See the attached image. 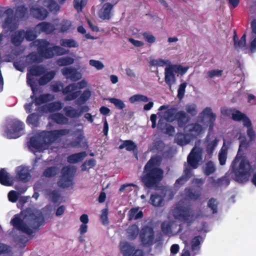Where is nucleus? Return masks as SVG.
<instances>
[{
    "label": "nucleus",
    "mask_w": 256,
    "mask_h": 256,
    "mask_svg": "<svg viewBox=\"0 0 256 256\" xmlns=\"http://www.w3.org/2000/svg\"><path fill=\"white\" fill-rule=\"evenodd\" d=\"M46 110L48 112H52L60 110L62 108V104L60 102H54L48 104L46 106Z\"/></svg>",
    "instance_id": "e433bc0d"
},
{
    "label": "nucleus",
    "mask_w": 256,
    "mask_h": 256,
    "mask_svg": "<svg viewBox=\"0 0 256 256\" xmlns=\"http://www.w3.org/2000/svg\"><path fill=\"white\" fill-rule=\"evenodd\" d=\"M60 44L62 46L68 48H76L78 46L76 40L73 39H62Z\"/></svg>",
    "instance_id": "603ef678"
},
{
    "label": "nucleus",
    "mask_w": 256,
    "mask_h": 256,
    "mask_svg": "<svg viewBox=\"0 0 256 256\" xmlns=\"http://www.w3.org/2000/svg\"><path fill=\"white\" fill-rule=\"evenodd\" d=\"M48 12L42 6H32L30 8V14L39 20H44L48 15Z\"/></svg>",
    "instance_id": "2eb2a0df"
},
{
    "label": "nucleus",
    "mask_w": 256,
    "mask_h": 256,
    "mask_svg": "<svg viewBox=\"0 0 256 256\" xmlns=\"http://www.w3.org/2000/svg\"><path fill=\"white\" fill-rule=\"evenodd\" d=\"M74 62V58L70 56L62 57L57 60V64L61 66L70 65Z\"/></svg>",
    "instance_id": "3c124183"
},
{
    "label": "nucleus",
    "mask_w": 256,
    "mask_h": 256,
    "mask_svg": "<svg viewBox=\"0 0 256 256\" xmlns=\"http://www.w3.org/2000/svg\"><path fill=\"white\" fill-rule=\"evenodd\" d=\"M96 165V161L94 158L86 160L81 165V170L82 171H86L88 169L94 168Z\"/></svg>",
    "instance_id": "4d7b16f0"
},
{
    "label": "nucleus",
    "mask_w": 256,
    "mask_h": 256,
    "mask_svg": "<svg viewBox=\"0 0 256 256\" xmlns=\"http://www.w3.org/2000/svg\"><path fill=\"white\" fill-rule=\"evenodd\" d=\"M0 184L6 186H12L14 184L10 174L4 168L0 169Z\"/></svg>",
    "instance_id": "a211bd4d"
},
{
    "label": "nucleus",
    "mask_w": 256,
    "mask_h": 256,
    "mask_svg": "<svg viewBox=\"0 0 256 256\" xmlns=\"http://www.w3.org/2000/svg\"><path fill=\"white\" fill-rule=\"evenodd\" d=\"M245 114L242 113L240 110H236L232 114V118L234 121L240 122L242 120Z\"/></svg>",
    "instance_id": "338daca9"
},
{
    "label": "nucleus",
    "mask_w": 256,
    "mask_h": 256,
    "mask_svg": "<svg viewBox=\"0 0 256 256\" xmlns=\"http://www.w3.org/2000/svg\"><path fill=\"white\" fill-rule=\"evenodd\" d=\"M208 181L214 187H220L223 186H228L230 183V180L226 176H222L217 180L213 176L209 177Z\"/></svg>",
    "instance_id": "4be33fe9"
},
{
    "label": "nucleus",
    "mask_w": 256,
    "mask_h": 256,
    "mask_svg": "<svg viewBox=\"0 0 256 256\" xmlns=\"http://www.w3.org/2000/svg\"><path fill=\"white\" fill-rule=\"evenodd\" d=\"M188 134H184L182 133H178L176 139L178 144L180 146L186 144L190 142V140L187 139Z\"/></svg>",
    "instance_id": "09e8293b"
},
{
    "label": "nucleus",
    "mask_w": 256,
    "mask_h": 256,
    "mask_svg": "<svg viewBox=\"0 0 256 256\" xmlns=\"http://www.w3.org/2000/svg\"><path fill=\"white\" fill-rule=\"evenodd\" d=\"M17 179L24 182H28L30 178V175L28 170L23 166H20L16 169Z\"/></svg>",
    "instance_id": "f3484780"
},
{
    "label": "nucleus",
    "mask_w": 256,
    "mask_h": 256,
    "mask_svg": "<svg viewBox=\"0 0 256 256\" xmlns=\"http://www.w3.org/2000/svg\"><path fill=\"white\" fill-rule=\"evenodd\" d=\"M185 128L186 131L190 132V134L193 136H197L200 134L202 130V126L197 123L188 124Z\"/></svg>",
    "instance_id": "393cba45"
},
{
    "label": "nucleus",
    "mask_w": 256,
    "mask_h": 256,
    "mask_svg": "<svg viewBox=\"0 0 256 256\" xmlns=\"http://www.w3.org/2000/svg\"><path fill=\"white\" fill-rule=\"evenodd\" d=\"M186 112L192 116H195L198 113L196 106L194 104H187L186 106Z\"/></svg>",
    "instance_id": "69168bd1"
},
{
    "label": "nucleus",
    "mask_w": 256,
    "mask_h": 256,
    "mask_svg": "<svg viewBox=\"0 0 256 256\" xmlns=\"http://www.w3.org/2000/svg\"><path fill=\"white\" fill-rule=\"evenodd\" d=\"M30 146L35 149L38 152H42L45 149V146L44 142L40 141L35 137H31L30 140Z\"/></svg>",
    "instance_id": "c85d7f7f"
},
{
    "label": "nucleus",
    "mask_w": 256,
    "mask_h": 256,
    "mask_svg": "<svg viewBox=\"0 0 256 256\" xmlns=\"http://www.w3.org/2000/svg\"><path fill=\"white\" fill-rule=\"evenodd\" d=\"M50 42L46 40H38V52L40 56L45 58H50L54 56L52 47L50 48Z\"/></svg>",
    "instance_id": "9d476101"
},
{
    "label": "nucleus",
    "mask_w": 256,
    "mask_h": 256,
    "mask_svg": "<svg viewBox=\"0 0 256 256\" xmlns=\"http://www.w3.org/2000/svg\"><path fill=\"white\" fill-rule=\"evenodd\" d=\"M149 202L155 207L161 206L164 202V199L160 194H152L150 196Z\"/></svg>",
    "instance_id": "2f4dec72"
},
{
    "label": "nucleus",
    "mask_w": 256,
    "mask_h": 256,
    "mask_svg": "<svg viewBox=\"0 0 256 256\" xmlns=\"http://www.w3.org/2000/svg\"><path fill=\"white\" fill-rule=\"evenodd\" d=\"M28 8L24 5L18 6L16 10L15 16L18 18H22L28 14Z\"/></svg>",
    "instance_id": "37998d69"
},
{
    "label": "nucleus",
    "mask_w": 256,
    "mask_h": 256,
    "mask_svg": "<svg viewBox=\"0 0 256 256\" xmlns=\"http://www.w3.org/2000/svg\"><path fill=\"white\" fill-rule=\"evenodd\" d=\"M202 158V150L199 148L194 147L187 158L188 165L192 168H198V162Z\"/></svg>",
    "instance_id": "9b49d317"
},
{
    "label": "nucleus",
    "mask_w": 256,
    "mask_h": 256,
    "mask_svg": "<svg viewBox=\"0 0 256 256\" xmlns=\"http://www.w3.org/2000/svg\"><path fill=\"white\" fill-rule=\"evenodd\" d=\"M10 224L17 230L30 236L33 234V230L28 226L33 229L38 230L44 224V218L40 210H28L24 212L22 218L20 214H15L12 218Z\"/></svg>",
    "instance_id": "f257e3e1"
},
{
    "label": "nucleus",
    "mask_w": 256,
    "mask_h": 256,
    "mask_svg": "<svg viewBox=\"0 0 256 256\" xmlns=\"http://www.w3.org/2000/svg\"><path fill=\"white\" fill-rule=\"evenodd\" d=\"M173 215L176 220L186 222H188L194 216L190 208L183 206L175 208L173 211Z\"/></svg>",
    "instance_id": "6e6552de"
},
{
    "label": "nucleus",
    "mask_w": 256,
    "mask_h": 256,
    "mask_svg": "<svg viewBox=\"0 0 256 256\" xmlns=\"http://www.w3.org/2000/svg\"><path fill=\"white\" fill-rule=\"evenodd\" d=\"M24 124L18 120H12L10 124V128H6L4 134L7 138H17L20 137L24 128Z\"/></svg>",
    "instance_id": "0eeeda50"
},
{
    "label": "nucleus",
    "mask_w": 256,
    "mask_h": 256,
    "mask_svg": "<svg viewBox=\"0 0 256 256\" xmlns=\"http://www.w3.org/2000/svg\"><path fill=\"white\" fill-rule=\"evenodd\" d=\"M66 116L70 118H78V110H76L71 106H66L63 109Z\"/></svg>",
    "instance_id": "c9c22d12"
},
{
    "label": "nucleus",
    "mask_w": 256,
    "mask_h": 256,
    "mask_svg": "<svg viewBox=\"0 0 256 256\" xmlns=\"http://www.w3.org/2000/svg\"><path fill=\"white\" fill-rule=\"evenodd\" d=\"M203 172L206 176L214 174L216 170L214 164L212 160L208 161L202 168Z\"/></svg>",
    "instance_id": "473e14b6"
},
{
    "label": "nucleus",
    "mask_w": 256,
    "mask_h": 256,
    "mask_svg": "<svg viewBox=\"0 0 256 256\" xmlns=\"http://www.w3.org/2000/svg\"><path fill=\"white\" fill-rule=\"evenodd\" d=\"M36 29L39 33L44 32L49 34L53 32L55 28L54 25L50 22H43L38 24Z\"/></svg>",
    "instance_id": "aec40b11"
},
{
    "label": "nucleus",
    "mask_w": 256,
    "mask_h": 256,
    "mask_svg": "<svg viewBox=\"0 0 256 256\" xmlns=\"http://www.w3.org/2000/svg\"><path fill=\"white\" fill-rule=\"evenodd\" d=\"M174 108L168 109L164 113V118L168 122H172L174 120Z\"/></svg>",
    "instance_id": "052dcab7"
},
{
    "label": "nucleus",
    "mask_w": 256,
    "mask_h": 256,
    "mask_svg": "<svg viewBox=\"0 0 256 256\" xmlns=\"http://www.w3.org/2000/svg\"><path fill=\"white\" fill-rule=\"evenodd\" d=\"M135 248L134 245L127 242L121 244L120 250L124 256H130L134 251Z\"/></svg>",
    "instance_id": "a878e982"
},
{
    "label": "nucleus",
    "mask_w": 256,
    "mask_h": 256,
    "mask_svg": "<svg viewBox=\"0 0 256 256\" xmlns=\"http://www.w3.org/2000/svg\"><path fill=\"white\" fill-rule=\"evenodd\" d=\"M140 238L144 245H152L154 240V232L151 226H144L140 232Z\"/></svg>",
    "instance_id": "1a4fd4ad"
},
{
    "label": "nucleus",
    "mask_w": 256,
    "mask_h": 256,
    "mask_svg": "<svg viewBox=\"0 0 256 256\" xmlns=\"http://www.w3.org/2000/svg\"><path fill=\"white\" fill-rule=\"evenodd\" d=\"M202 241V238L200 236H194L191 241L192 250H199L200 244Z\"/></svg>",
    "instance_id": "49530a36"
},
{
    "label": "nucleus",
    "mask_w": 256,
    "mask_h": 256,
    "mask_svg": "<svg viewBox=\"0 0 256 256\" xmlns=\"http://www.w3.org/2000/svg\"><path fill=\"white\" fill-rule=\"evenodd\" d=\"M225 143L220 150L218 153V160L220 164L222 166L225 164L226 160L228 148L224 147Z\"/></svg>",
    "instance_id": "79ce46f5"
},
{
    "label": "nucleus",
    "mask_w": 256,
    "mask_h": 256,
    "mask_svg": "<svg viewBox=\"0 0 256 256\" xmlns=\"http://www.w3.org/2000/svg\"><path fill=\"white\" fill-rule=\"evenodd\" d=\"M128 220H138L143 218L144 214L142 210L139 211V208H132L128 214Z\"/></svg>",
    "instance_id": "7c9ffc66"
},
{
    "label": "nucleus",
    "mask_w": 256,
    "mask_h": 256,
    "mask_svg": "<svg viewBox=\"0 0 256 256\" xmlns=\"http://www.w3.org/2000/svg\"><path fill=\"white\" fill-rule=\"evenodd\" d=\"M185 192L186 196L192 200H196L200 198V190H194L190 188H186Z\"/></svg>",
    "instance_id": "4c0bfd02"
},
{
    "label": "nucleus",
    "mask_w": 256,
    "mask_h": 256,
    "mask_svg": "<svg viewBox=\"0 0 256 256\" xmlns=\"http://www.w3.org/2000/svg\"><path fill=\"white\" fill-rule=\"evenodd\" d=\"M150 98L148 97L141 94H134L130 97L129 98L130 102L132 104H134L136 102H148Z\"/></svg>",
    "instance_id": "8fccbe9b"
},
{
    "label": "nucleus",
    "mask_w": 256,
    "mask_h": 256,
    "mask_svg": "<svg viewBox=\"0 0 256 256\" xmlns=\"http://www.w3.org/2000/svg\"><path fill=\"white\" fill-rule=\"evenodd\" d=\"M236 36H234V45L236 48H242L246 46V35L244 34L238 41H236Z\"/></svg>",
    "instance_id": "6e6d98bb"
},
{
    "label": "nucleus",
    "mask_w": 256,
    "mask_h": 256,
    "mask_svg": "<svg viewBox=\"0 0 256 256\" xmlns=\"http://www.w3.org/2000/svg\"><path fill=\"white\" fill-rule=\"evenodd\" d=\"M222 70L214 69L208 71L207 75L209 78H212L214 77H220L222 76Z\"/></svg>",
    "instance_id": "0e129e2a"
},
{
    "label": "nucleus",
    "mask_w": 256,
    "mask_h": 256,
    "mask_svg": "<svg viewBox=\"0 0 256 256\" xmlns=\"http://www.w3.org/2000/svg\"><path fill=\"white\" fill-rule=\"evenodd\" d=\"M54 72H50L41 76L38 80V84L40 86H44L50 82L54 77Z\"/></svg>",
    "instance_id": "f704fd0d"
},
{
    "label": "nucleus",
    "mask_w": 256,
    "mask_h": 256,
    "mask_svg": "<svg viewBox=\"0 0 256 256\" xmlns=\"http://www.w3.org/2000/svg\"><path fill=\"white\" fill-rule=\"evenodd\" d=\"M127 232L130 238L132 240L136 238L139 233L138 226L136 224H132L130 226L128 229Z\"/></svg>",
    "instance_id": "c03bdc74"
},
{
    "label": "nucleus",
    "mask_w": 256,
    "mask_h": 256,
    "mask_svg": "<svg viewBox=\"0 0 256 256\" xmlns=\"http://www.w3.org/2000/svg\"><path fill=\"white\" fill-rule=\"evenodd\" d=\"M60 25V32H64L70 29L72 26V22L70 20H62Z\"/></svg>",
    "instance_id": "680f3d73"
},
{
    "label": "nucleus",
    "mask_w": 256,
    "mask_h": 256,
    "mask_svg": "<svg viewBox=\"0 0 256 256\" xmlns=\"http://www.w3.org/2000/svg\"><path fill=\"white\" fill-rule=\"evenodd\" d=\"M58 172V168L54 166L47 168L43 172L42 175L46 178H52L56 176Z\"/></svg>",
    "instance_id": "ea45409f"
},
{
    "label": "nucleus",
    "mask_w": 256,
    "mask_h": 256,
    "mask_svg": "<svg viewBox=\"0 0 256 256\" xmlns=\"http://www.w3.org/2000/svg\"><path fill=\"white\" fill-rule=\"evenodd\" d=\"M24 30H20L14 32L11 36L12 44L15 46H20L24 38Z\"/></svg>",
    "instance_id": "412c9836"
},
{
    "label": "nucleus",
    "mask_w": 256,
    "mask_h": 256,
    "mask_svg": "<svg viewBox=\"0 0 256 256\" xmlns=\"http://www.w3.org/2000/svg\"><path fill=\"white\" fill-rule=\"evenodd\" d=\"M90 96V91L88 89L86 90L79 96V98L76 100V102L79 104H84L88 100Z\"/></svg>",
    "instance_id": "864d4df0"
},
{
    "label": "nucleus",
    "mask_w": 256,
    "mask_h": 256,
    "mask_svg": "<svg viewBox=\"0 0 256 256\" xmlns=\"http://www.w3.org/2000/svg\"><path fill=\"white\" fill-rule=\"evenodd\" d=\"M76 172V168L74 166H64L61 170V176L58 182V186L62 188L71 186Z\"/></svg>",
    "instance_id": "39448f33"
},
{
    "label": "nucleus",
    "mask_w": 256,
    "mask_h": 256,
    "mask_svg": "<svg viewBox=\"0 0 256 256\" xmlns=\"http://www.w3.org/2000/svg\"><path fill=\"white\" fill-rule=\"evenodd\" d=\"M162 162L160 156H152L144 166L141 181L146 188H156L164 178V170L160 168Z\"/></svg>",
    "instance_id": "f03ea898"
},
{
    "label": "nucleus",
    "mask_w": 256,
    "mask_h": 256,
    "mask_svg": "<svg viewBox=\"0 0 256 256\" xmlns=\"http://www.w3.org/2000/svg\"><path fill=\"white\" fill-rule=\"evenodd\" d=\"M232 168L236 182L243 183L248 180L252 166L246 158L242 157L239 158L236 156L232 162Z\"/></svg>",
    "instance_id": "7ed1b4c3"
},
{
    "label": "nucleus",
    "mask_w": 256,
    "mask_h": 256,
    "mask_svg": "<svg viewBox=\"0 0 256 256\" xmlns=\"http://www.w3.org/2000/svg\"><path fill=\"white\" fill-rule=\"evenodd\" d=\"M161 230L165 235H169L172 233V224L168 221H164L161 224Z\"/></svg>",
    "instance_id": "5fc2aeb1"
},
{
    "label": "nucleus",
    "mask_w": 256,
    "mask_h": 256,
    "mask_svg": "<svg viewBox=\"0 0 256 256\" xmlns=\"http://www.w3.org/2000/svg\"><path fill=\"white\" fill-rule=\"evenodd\" d=\"M190 119V116L184 111L178 112L174 116V120L178 122L180 128H184Z\"/></svg>",
    "instance_id": "6ab92c4d"
},
{
    "label": "nucleus",
    "mask_w": 256,
    "mask_h": 256,
    "mask_svg": "<svg viewBox=\"0 0 256 256\" xmlns=\"http://www.w3.org/2000/svg\"><path fill=\"white\" fill-rule=\"evenodd\" d=\"M46 70L42 65L34 66L28 70L29 73L32 76H38L45 72Z\"/></svg>",
    "instance_id": "72a5a7b5"
},
{
    "label": "nucleus",
    "mask_w": 256,
    "mask_h": 256,
    "mask_svg": "<svg viewBox=\"0 0 256 256\" xmlns=\"http://www.w3.org/2000/svg\"><path fill=\"white\" fill-rule=\"evenodd\" d=\"M86 155V152L72 154L68 156L67 162L70 164H76L82 161Z\"/></svg>",
    "instance_id": "b1692460"
},
{
    "label": "nucleus",
    "mask_w": 256,
    "mask_h": 256,
    "mask_svg": "<svg viewBox=\"0 0 256 256\" xmlns=\"http://www.w3.org/2000/svg\"><path fill=\"white\" fill-rule=\"evenodd\" d=\"M24 38L28 42L34 40L37 37V35L32 30H27L24 32Z\"/></svg>",
    "instance_id": "774afa93"
},
{
    "label": "nucleus",
    "mask_w": 256,
    "mask_h": 256,
    "mask_svg": "<svg viewBox=\"0 0 256 256\" xmlns=\"http://www.w3.org/2000/svg\"><path fill=\"white\" fill-rule=\"evenodd\" d=\"M4 14L6 15V18L3 22V28H8L10 31L16 30L18 27V24L14 18V10L9 8L4 11Z\"/></svg>",
    "instance_id": "f8f14e48"
},
{
    "label": "nucleus",
    "mask_w": 256,
    "mask_h": 256,
    "mask_svg": "<svg viewBox=\"0 0 256 256\" xmlns=\"http://www.w3.org/2000/svg\"><path fill=\"white\" fill-rule=\"evenodd\" d=\"M46 6L50 12H57L60 10V6L54 0H48Z\"/></svg>",
    "instance_id": "bf43d9fd"
},
{
    "label": "nucleus",
    "mask_w": 256,
    "mask_h": 256,
    "mask_svg": "<svg viewBox=\"0 0 256 256\" xmlns=\"http://www.w3.org/2000/svg\"><path fill=\"white\" fill-rule=\"evenodd\" d=\"M61 71L62 74L67 79H70L72 81H77L82 77L81 74L72 66L64 67Z\"/></svg>",
    "instance_id": "ddd939ff"
},
{
    "label": "nucleus",
    "mask_w": 256,
    "mask_h": 256,
    "mask_svg": "<svg viewBox=\"0 0 256 256\" xmlns=\"http://www.w3.org/2000/svg\"><path fill=\"white\" fill-rule=\"evenodd\" d=\"M35 95L36 94H34V93H32V94L30 96V98L33 100L36 106H40L50 100V94H42L38 97L36 96Z\"/></svg>",
    "instance_id": "cd10ccee"
},
{
    "label": "nucleus",
    "mask_w": 256,
    "mask_h": 256,
    "mask_svg": "<svg viewBox=\"0 0 256 256\" xmlns=\"http://www.w3.org/2000/svg\"><path fill=\"white\" fill-rule=\"evenodd\" d=\"M201 114L206 116L208 119L209 130H212L213 129L214 122L216 120V116L212 112L210 108L206 107L204 109Z\"/></svg>",
    "instance_id": "5701e85b"
},
{
    "label": "nucleus",
    "mask_w": 256,
    "mask_h": 256,
    "mask_svg": "<svg viewBox=\"0 0 256 256\" xmlns=\"http://www.w3.org/2000/svg\"><path fill=\"white\" fill-rule=\"evenodd\" d=\"M86 85V82L82 80L76 84H70L62 90V94L66 95L64 100L70 101L76 98L80 94L81 91L78 90L74 92L77 88H82Z\"/></svg>",
    "instance_id": "423d86ee"
},
{
    "label": "nucleus",
    "mask_w": 256,
    "mask_h": 256,
    "mask_svg": "<svg viewBox=\"0 0 256 256\" xmlns=\"http://www.w3.org/2000/svg\"><path fill=\"white\" fill-rule=\"evenodd\" d=\"M28 65L24 57H21L18 60L14 62V66L16 69L20 72H23L25 67Z\"/></svg>",
    "instance_id": "58836bf2"
},
{
    "label": "nucleus",
    "mask_w": 256,
    "mask_h": 256,
    "mask_svg": "<svg viewBox=\"0 0 256 256\" xmlns=\"http://www.w3.org/2000/svg\"><path fill=\"white\" fill-rule=\"evenodd\" d=\"M50 118L54 122L59 124H66L68 122V118L60 112L51 114Z\"/></svg>",
    "instance_id": "bb28decb"
},
{
    "label": "nucleus",
    "mask_w": 256,
    "mask_h": 256,
    "mask_svg": "<svg viewBox=\"0 0 256 256\" xmlns=\"http://www.w3.org/2000/svg\"><path fill=\"white\" fill-rule=\"evenodd\" d=\"M108 100L111 103L114 104L116 107L120 110H122L126 106V105L124 102L120 99L112 98H109Z\"/></svg>",
    "instance_id": "13d9d810"
},
{
    "label": "nucleus",
    "mask_w": 256,
    "mask_h": 256,
    "mask_svg": "<svg viewBox=\"0 0 256 256\" xmlns=\"http://www.w3.org/2000/svg\"><path fill=\"white\" fill-rule=\"evenodd\" d=\"M69 133L70 130L66 128L43 131L39 134L38 137L40 140L44 142L45 146H50L56 142L60 136H66Z\"/></svg>",
    "instance_id": "20e7f679"
},
{
    "label": "nucleus",
    "mask_w": 256,
    "mask_h": 256,
    "mask_svg": "<svg viewBox=\"0 0 256 256\" xmlns=\"http://www.w3.org/2000/svg\"><path fill=\"white\" fill-rule=\"evenodd\" d=\"M218 202L215 198H211L208 200V206L212 214H215L218 212Z\"/></svg>",
    "instance_id": "a19ab883"
},
{
    "label": "nucleus",
    "mask_w": 256,
    "mask_h": 256,
    "mask_svg": "<svg viewBox=\"0 0 256 256\" xmlns=\"http://www.w3.org/2000/svg\"><path fill=\"white\" fill-rule=\"evenodd\" d=\"M40 116L35 112L32 113L28 116L26 118V123L28 125L31 126L32 128H36L40 124Z\"/></svg>",
    "instance_id": "c756f323"
},
{
    "label": "nucleus",
    "mask_w": 256,
    "mask_h": 256,
    "mask_svg": "<svg viewBox=\"0 0 256 256\" xmlns=\"http://www.w3.org/2000/svg\"><path fill=\"white\" fill-rule=\"evenodd\" d=\"M176 70L172 65H170L166 67L164 70V81L171 88L172 84L176 82L175 76Z\"/></svg>",
    "instance_id": "4468645a"
},
{
    "label": "nucleus",
    "mask_w": 256,
    "mask_h": 256,
    "mask_svg": "<svg viewBox=\"0 0 256 256\" xmlns=\"http://www.w3.org/2000/svg\"><path fill=\"white\" fill-rule=\"evenodd\" d=\"M126 148L128 151L134 150L136 148V145L131 140H126L119 146L120 149Z\"/></svg>",
    "instance_id": "de8ad7c7"
},
{
    "label": "nucleus",
    "mask_w": 256,
    "mask_h": 256,
    "mask_svg": "<svg viewBox=\"0 0 256 256\" xmlns=\"http://www.w3.org/2000/svg\"><path fill=\"white\" fill-rule=\"evenodd\" d=\"M25 60L28 65L36 62H41L40 56L35 52H32L30 53L26 56Z\"/></svg>",
    "instance_id": "a18cd8bd"
},
{
    "label": "nucleus",
    "mask_w": 256,
    "mask_h": 256,
    "mask_svg": "<svg viewBox=\"0 0 256 256\" xmlns=\"http://www.w3.org/2000/svg\"><path fill=\"white\" fill-rule=\"evenodd\" d=\"M113 6H114L110 2L104 4L98 12L100 18L103 20H110L111 18V11Z\"/></svg>",
    "instance_id": "dca6fc26"
},
{
    "label": "nucleus",
    "mask_w": 256,
    "mask_h": 256,
    "mask_svg": "<svg viewBox=\"0 0 256 256\" xmlns=\"http://www.w3.org/2000/svg\"><path fill=\"white\" fill-rule=\"evenodd\" d=\"M218 143V140L215 138L214 140L208 143L206 146V151L208 154H211L213 152L216 146Z\"/></svg>",
    "instance_id": "e2e57ef3"
}]
</instances>
